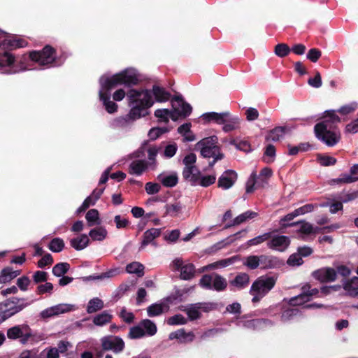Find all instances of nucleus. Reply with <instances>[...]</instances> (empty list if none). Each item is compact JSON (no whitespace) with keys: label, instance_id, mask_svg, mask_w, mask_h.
Masks as SVG:
<instances>
[{"label":"nucleus","instance_id":"nucleus-1","mask_svg":"<svg viewBox=\"0 0 358 358\" xmlns=\"http://www.w3.org/2000/svg\"><path fill=\"white\" fill-rule=\"evenodd\" d=\"M137 81L136 74L131 70L124 71L111 77L102 76L100 78L99 97L108 113H113L117 108V105L110 100L109 90L119 85H135Z\"/></svg>","mask_w":358,"mask_h":358},{"label":"nucleus","instance_id":"nucleus-2","mask_svg":"<svg viewBox=\"0 0 358 358\" xmlns=\"http://www.w3.org/2000/svg\"><path fill=\"white\" fill-rule=\"evenodd\" d=\"M340 117L334 110L326 112L324 120L315 126L317 138L328 146L335 145L341 138L339 131L334 127V123L339 122Z\"/></svg>","mask_w":358,"mask_h":358},{"label":"nucleus","instance_id":"nucleus-3","mask_svg":"<svg viewBox=\"0 0 358 358\" xmlns=\"http://www.w3.org/2000/svg\"><path fill=\"white\" fill-rule=\"evenodd\" d=\"M127 99L131 107L128 117L133 120L145 116L147 110L154 103L150 93L144 90H130L127 93Z\"/></svg>","mask_w":358,"mask_h":358},{"label":"nucleus","instance_id":"nucleus-4","mask_svg":"<svg viewBox=\"0 0 358 358\" xmlns=\"http://www.w3.org/2000/svg\"><path fill=\"white\" fill-rule=\"evenodd\" d=\"M217 143V137L212 136L201 139L196 144V149L200 151L202 157L213 158V160L209 163L210 167L213 166L217 161L221 160L224 157Z\"/></svg>","mask_w":358,"mask_h":358},{"label":"nucleus","instance_id":"nucleus-5","mask_svg":"<svg viewBox=\"0 0 358 358\" xmlns=\"http://www.w3.org/2000/svg\"><path fill=\"white\" fill-rule=\"evenodd\" d=\"M277 277L262 275L258 278L252 285L250 294L253 296L252 301L257 302L266 296L275 286Z\"/></svg>","mask_w":358,"mask_h":358},{"label":"nucleus","instance_id":"nucleus-6","mask_svg":"<svg viewBox=\"0 0 358 358\" xmlns=\"http://www.w3.org/2000/svg\"><path fill=\"white\" fill-rule=\"evenodd\" d=\"M157 331L156 324L148 319L141 321L138 325L130 329L129 336L132 339L141 338L144 336H152Z\"/></svg>","mask_w":358,"mask_h":358},{"label":"nucleus","instance_id":"nucleus-7","mask_svg":"<svg viewBox=\"0 0 358 358\" xmlns=\"http://www.w3.org/2000/svg\"><path fill=\"white\" fill-rule=\"evenodd\" d=\"M199 285L204 289H215L216 291L224 290L227 285V280L221 275L213 273L204 275L199 280Z\"/></svg>","mask_w":358,"mask_h":358},{"label":"nucleus","instance_id":"nucleus-8","mask_svg":"<svg viewBox=\"0 0 358 358\" xmlns=\"http://www.w3.org/2000/svg\"><path fill=\"white\" fill-rule=\"evenodd\" d=\"M273 174L272 170L268 167L264 168L257 176L256 172L253 171L247 182L246 192L252 193L255 189V185L263 187L267 183V180Z\"/></svg>","mask_w":358,"mask_h":358},{"label":"nucleus","instance_id":"nucleus-9","mask_svg":"<svg viewBox=\"0 0 358 358\" xmlns=\"http://www.w3.org/2000/svg\"><path fill=\"white\" fill-rule=\"evenodd\" d=\"M7 336L12 340L21 338V342L24 344L31 336V331L27 324L17 325L8 329Z\"/></svg>","mask_w":358,"mask_h":358},{"label":"nucleus","instance_id":"nucleus-10","mask_svg":"<svg viewBox=\"0 0 358 358\" xmlns=\"http://www.w3.org/2000/svg\"><path fill=\"white\" fill-rule=\"evenodd\" d=\"M29 57L31 60L42 66L51 64L55 59L53 49L48 45L45 46L41 52H31Z\"/></svg>","mask_w":358,"mask_h":358},{"label":"nucleus","instance_id":"nucleus-11","mask_svg":"<svg viewBox=\"0 0 358 358\" xmlns=\"http://www.w3.org/2000/svg\"><path fill=\"white\" fill-rule=\"evenodd\" d=\"M21 301V299L15 298L12 300L8 301L5 303V306L7 307V308L2 310L0 313V324L5 321L8 317L20 312L25 307V305L20 303Z\"/></svg>","mask_w":358,"mask_h":358},{"label":"nucleus","instance_id":"nucleus-12","mask_svg":"<svg viewBox=\"0 0 358 358\" xmlns=\"http://www.w3.org/2000/svg\"><path fill=\"white\" fill-rule=\"evenodd\" d=\"M101 341L104 350H112L115 353H120L124 348L123 340L119 337L105 336Z\"/></svg>","mask_w":358,"mask_h":358},{"label":"nucleus","instance_id":"nucleus-13","mask_svg":"<svg viewBox=\"0 0 358 358\" xmlns=\"http://www.w3.org/2000/svg\"><path fill=\"white\" fill-rule=\"evenodd\" d=\"M318 293L317 289H311L308 285L302 287V293L299 296L292 298L289 300V303L292 306H301L309 301L313 296Z\"/></svg>","mask_w":358,"mask_h":358},{"label":"nucleus","instance_id":"nucleus-14","mask_svg":"<svg viewBox=\"0 0 358 358\" xmlns=\"http://www.w3.org/2000/svg\"><path fill=\"white\" fill-rule=\"evenodd\" d=\"M3 40L0 42V45L5 48L15 49L27 46V42L22 38L12 36L5 32H3Z\"/></svg>","mask_w":358,"mask_h":358},{"label":"nucleus","instance_id":"nucleus-15","mask_svg":"<svg viewBox=\"0 0 358 358\" xmlns=\"http://www.w3.org/2000/svg\"><path fill=\"white\" fill-rule=\"evenodd\" d=\"M237 179V174L232 170L224 171L218 179V187L223 189L231 188Z\"/></svg>","mask_w":358,"mask_h":358},{"label":"nucleus","instance_id":"nucleus-16","mask_svg":"<svg viewBox=\"0 0 358 358\" xmlns=\"http://www.w3.org/2000/svg\"><path fill=\"white\" fill-rule=\"evenodd\" d=\"M313 276L323 282H332L336 278V271L333 268L324 267L315 271L313 273Z\"/></svg>","mask_w":358,"mask_h":358},{"label":"nucleus","instance_id":"nucleus-17","mask_svg":"<svg viewBox=\"0 0 358 358\" xmlns=\"http://www.w3.org/2000/svg\"><path fill=\"white\" fill-rule=\"evenodd\" d=\"M214 308L213 304L212 303H198L194 305H192L190 307L187 308V314L190 320H196L200 317L201 313L200 310L208 312L212 310Z\"/></svg>","mask_w":358,"mask_h":358},{"label":"nucleus","instance_id":"nucleus-18","mask_svg":"<svg viewBox=\"0 0 358 358\" xmlns=\"http://www.w3.org/2000/svg\"><path fill=\"white\" fill-rule=\"evenodd\" d=\"M290 243L289 238L286 236H275L268 243L269 248L280 252L285 251Z\"/></svg>","mask_w":358,"mask_h":358},{"label":"nucleus","instance_id":"nucleus-19","mask_svg":"<svg viewBox=\"0 0 358 358\" xmlns=\"http://www.w3.org/2000/svg\"><path fill=\"white\" fill-rule=\"evenodd\" d=\"M171 103L175 112L179 115L187 116L192 112L191 106L189 103H185L180 96L174 97L172 99Z\"/></svg>","mask_w":358,"mask_h":358},{"label":"nucleus","instance_id":"nucleus-20","mask_svg":"<svg viewBox=\"0 0 358 358\" xmlns=\"http://www.w3.org/2000/svg\"><path fill=\"white\" fill-rule=\"evenodd\" d=\"M229 116V112H223V113H215V112H209L203 113L201 115V119L205 122H213L215 123L222 124L225 122L226 118Z\"/></svg>","mask_w":358,"mask_h":358},{"label":"nucleus","instance_id":"nucleus-21","mask_svg":"<svg viewBox=\"0 0 358 358\" xmlns=\"http://www.w3.org/2000/svg\"><path fill=\"white\" fill-rule=\"evenodd\" d=\"M148 170H150V169L147 162L139 159L133 161L129 168V173L136 176H141Z\"/></svg>","mask_w":358,"mask_h":358},{"label":"nucleus","instance_id":"nucleus-22","mask_svg":"<svg viewBox=\"0 0 358 358\" xmlns=\"http://www.w3.org/2000/svg\"><path fill=\"white\" fill-rule=\"evenodd\" d=\"M200 173L196 166L184 167L182 171L183 178L194 185L198 182Z\"/></svg>","mask_w":358,"mask_h":358},{"label":"nucleus","instance_id":"nucleus-23","mask_svg":"<svg viewBox=\"0 0 358 358\" xmlns=\"http://www.w3.org/2000/svg\"><path fill=\"white\" fill-rule=\"evenodd\" d=\"M241 120L238 116L232 115L229 113V116L223 123L222 129L225 132H230L238 129L240 127Z\"/></svg>","mask_w":358,"mask_h":358},{"label":"nucleus","instance_id":"nucleus-24","mask_svg":"<svg viewBox=\"0 0 358 358\" xmlns=\"http://www.w3.org/2000/svg\"><path fill=\"white\" fill-rule=\"evenodd\" d=\"M20 274V271L13 270L10 267H6L0 272V284H5L10 282Z\"/></svg>","mask_w":358,"mask_h":358},{"label":"nucleus","instance_id":"nucleus-25","mask_svg":"<svg viewBox=\"0 0 358 358\" xmlns=\"http://www.w3.org/2000/svg\"><path fill=\"white\" fill-rule=\"evenodd\" d=\"M291 225L297 227L296 232L301 234L303 237L315 232V229L313 227V224L304 220L292 223Z\"/></svg>","mask_w":358,"mask_h":358},{"label":"nucleus","instance_id":"nucleus-26","mask_svg":"<svg viewBox=\"0 0 358 358\" xmlns=\"http://www.w3.org/2000/svg\"><path fill=\"white\" fill-rule=\"evenodd\" d=\"M194 335L192 332H185L183 329H179L169 334V339H178L181 342H189L193 341Z\"/></svg>","mask_w":358,"mask_h":358},{"label":"nucleus","instance_id":"nucleus-27","mask_svg":"<svg viewBox=\"0 0 358 358\" xmlns=\"http://www.w3.org/2000/svg\"><path fill=\"white\" fill-rule=\"evenodd\" d=\"M90 243V239L86 234H81L77 238L71 240V245L76 250H81L85 248Z\"/></svg>","mask_w":358,"mask_h":358},{"label":"nucleus","instance_id":"nucleus-28","mask_svg":"<svg viewBox=\"0 0 358 358\" xmlns=\"http://www.w3.org/2000/svg\"><path fill=\"white\" fill-rule=\"evenodd\" d=\"M158 179L164 186L170 187L175 186L178 180V176L176 173L159 174Z\"/></svg>","mask_w":358,"mask_h":358},{"label":"nucleus","instance_id":"nucleus-29","mask_svg":"<svg viewBox=\"0 0 358 358\" xmlns=\"http://www.w3.org/2000/svg\"><path fill=\"white\" fill-rule=\"evenodd\" d=\"M338 180L343 183H350L358 180V164H355L351 168L350 174L341 175Z\"/></svg>","mask_w":358,"mask_h":358},{"label":"nucleus","instance_id":"nucleus-30","mask_svg":"<svg viewBox=\"0 0 358 358\" xmlns=\"http://www.w3.org/2000/svg\"><path fill=\"white\" fill-rule=\"evenodd\" d=\"M257 213L253 211H246L238 216H237L236 218H234L232 221V223L227 225V227H230L231 226L235 225H239L249 220L253 219L255 217H257Z\"/></svg>","mask_w":358,"mask_h":358},{"label":"nucleus","instance_id":"nucleus-31","mask_svg":"<svg viewBox=\"0 0 358 358\" xmlns=\"http://www.w3.org/2000/svg\"><path fill=\"white\" fill-rule=\"evenodd\" d=\"M236 259V257H231V258H228V259H221L220 261L215 262L214 263H212V264H210L204 267V270L210 271V270L218 269V268L227 267V266L232 264L235 262Z\"/></svg>","mask_w":358,"mask_h":358},{"label":"nucleus","instance_id":"nucleus-32","mask_svg":"<svg viewBox=\"0 0 358 358\" xmlns=\"http://www.w3.org/2000/svg\"><path fill=\"white\" fill-rule=\"evenodd\" d=\"M280 264L279 259L275 257L261 255L260 256V265L264 268H271L278 266Z\"/></svg>","mask_w":358,"mask_h":358},{"label":"nucleus","instance_id":"nucleus-33","mask_svg":"<svg viewBox=\"0 0 358 358\" xmlns=\"http://www.w3.org/2000/svg\"><path fill=\"white\" fill-rule=\"evenodd\" d=\"M248 283L249 276L245 273L237 275L234 280L230 282V285L237 289H241L247 286Z\"/></svg>","mask_w":358,"mask_h":358},{"label":"nucleus","instance_id":"nucleus-34","mask_svg":"<svg viewBox=\"0 0 358 358\" xmlns=\"http://www.w3.org/2000/svg\"><path fill=\"white\" fill-rule=\"evenodd\" d=\"M152 93L158 102H165L170 98V94L167 91L157 85L153 87Z\"/></svg>","mask_w":358,"mask_h":358},{"label":"nucleus","instance_id":"nucleus-35","mask_svg":"<svg viewBox=\"0 0 358 358\" xmlns=\"http://www.w3.org/2000/svg\"><path fill=\"white\" fill-rule=\"evenodd\" d=\"M161 234L159 229H151L147 230L143 235V240L142 241V247H145L150 243L155 238L158 237Z\"/></svg>","mask_w":358,"mask_h":358},{"label":"nucleus","instance_id":"nucleus-36","mask_svg":"<svg viewBox=\"0 0 358 358\" xmlns=\"http://www.w3.org/2000/svg\"><path fill=\"white\" fill-rule=\"evenodd\" d=\"M107 234V230L103 227L92 229L89 233L90 238L93 241H101L104 240L106 238Z\"/></svg>","mask_w":358,"mask_h":358},{"label":"nucleus","instance_id":"nucleus-37","mask_svg":"<svg viewBox=\"0 0 358 358\" xmlns=\"http://www.w3.org/2000/svg\"><path fill=\"white\" fill-rule=\"evenodd\" d=\"M159 148L156 146H150L148 148V158L146 161L150 166V170H155L157 167L156 157L158 154Z\"/></svg>","mask_w":358,"mask_h":358},{"label":"nucleus","instance_id":"nucleus-38","mask_svg":"<svg viewBox=\"0 0 358 358\" xmlns=\"http://www.w3.org/2000/svg\"><path fill=\"white\" fill-rule=\"evenodd\" d=\"M344 289L349 294L358 296V277H353L344 284Z\"/></svg>","mask_w":358,"mask_h":358},{"label":"nucleus","instance_id":"nucleus-39","mask_svg":"<svg viewBox=\"0 0 358 358\" xmlns=\"http://www.w3.org/2000/svg\"><path fill=\"white\" fill-rule=\"evenodd\" d=\"M126 271L129 273L143 276L144 274V266L139 262H134L126 266Z\"/></svg>","mask_w":358,"mask_h":358},{"label":"nucleus","instance_id":"nucleus-40","mask_svg":"<svg viewBox=\"0 0 358 358\" xmlns=\"http://www.w3.org/2000/svg\"><path fill=\"white\" fill-rule=\"evenodd\" d=\"M190 124H184L178 127V133L180 134L186 141H193L195 140V136L190 130Z\"/></svg>","mask_w":358,"mask_h":358},{"label":"nucleus","instance_id":"nucleus-41","mask_svg":"<svg viewBox=\"0 0 358 358\" xmlns=\"http://www.w3.org/2000/svg\"><path fill=\"white\" fill-rule=\"evenodd\" d=\"M111 319L112 315L109 313L104 311L96 315L93 318V322L96 326H103L109 323L111 321Z\"/></svg>","mask_w":358,"mask_h":358},{"label":"nucleus","instance_id":"nucleus-42","mask_svg":"<svg viewBox=\"0 0 358 358\" xmlns=\"http://www.w3.org/2000/svg\"><path fill=\"white\" fill-rule=\"evenodd\" d=\"M167 306L164 303H154L147 308L148 315L150 317H155L161 315Z\"/></svg>","mask_w":358,"mask_h":358},{"label":"nucleus","instance_id":"nucleus-43","mask_svg":"<svg viewBox=\"0 0 358 358\" xmlns=\"http://www.w3.org/2000/svg\"><path fill=\"white\" fill-rule=\"evenodd\" d=\"M195 268L192 264L188 263L181 267L180 278L183 280H189L194 275Z\"/></svg>","mask_w":358,"mask_h":358},{"label":"nucleus","instance_id":"nucleus-44","mask_svg":"<svg viewBox=\"0 0 358 358\" xmlns=\"http://www.w3.org/2000/svg\"><path fill=\"white\" fill-rule=\"evenodd\" d=\"M103 308V302L99 298L91 299L87 306V312L88 313H95Z\"/></svg>","mask_w":358,"mask_h":358},{"label":"nucleus","instance_id":"nucleus-45","mask_svg":"<svg viewBox=\"0 0 358 358\" xmlns=\"http://www.w3.org/2000/svg\"><path fill=\"white\" fill-rule=\"evenodd\" d=\"M216 180V175L215 174H210V175H206V176H201L199 175V179L198 180V182L195 183V185H199L202 187H208L213 183H215Z\"/></svg>","mask_w":358,"mask_h":358},{"label":"nucleus","instance_id":"nucleus-46","mask_svg":"<svg viewBox=\"0 0 358 358\" xmlns=\"http://www.w3.org/2000/svg\"><path fill=\"white\" fill-rule=\"evenodd\" d=\"M284 134L283 127H276L267 135L266 140L268 141H278L283 137Z\"/></svg>","mask_w":358,"mask_h":358},{"label":"nucleus","instance_id":"nucleus-47","mask_svg":"<svg viewBox=\"0 0 358 358\" xmlns=\"http://www.w3.org/2000/svg\"><path fill=\"white\" fill-rule=\"evenodd\" d=\"M87 221L88 222L89 226H93L94 224H99V212L96 209L90 210L85 216Z\"/></svg>","mask_w":358,"mask_h":358},{"label":"nucleus","instance_id":"nucleus-48","mask_svg":"<svg viewBox=\"0 0 358 358\" xmlns=\"http://www.w3.org/2000/svg\"><path fill=\"white\" fill-rule=\"evenodd\" d=\"M69 268L70 266L68 263H59L52 268V273L55 276L60 277L64 275L69 271Z\"/></svg>","mask_w":358,"mask_h":358},{"label":"nucleus","instance_id":"nucleus-49","mask_svg":"<svg viewBox=\"0 0 358 358\" xmlns=\"http://www.w3.org/2000/svg\"><path fill=\"white\" fill-rule=\"evenodd\" d=\"M54 307L57 316L76 310L74 305L69 303H60L54 306Z\"/></svg>","mask_w":358,"mask_h":358},{"label":"nucleus","instance_id":"nucleus-50","mask_svg":"<svg viewBox=\"0 0 358 358\" xmlns=\"http://www.w3.org/2000/svg\"><path fill=\"white\" fill-rule=\"evenodd\" d=\"M271 237V235L269 233H266L262 235L258 236L252 239L249 240L246 243L247 247H251L254 245H257L263 242L267 241Z\"/></svg>","mask_w":358,"mask_h":358},{"label":"nucleus","instance_id":"nucleus-51","mask_svg":"<svg viewBox=\"0 0 358 358\" xmlns=\"http://www.w3.org/2000/svg\"><path fill=\"white\" fill-rule=\"evenodd\" d=\"M64 247V241L59 238H55L52 239L49 244V249L54 252H59L62 251Z\"/></svg>","mask_w":358,"mask_h":358},{"label":"nucleus","instance_id":"nucleus-52","mask_svg":"<svg viewBox=\"0 0 358 358\" xmlns=\"http://www.w3.org/2000/svg\"><path fill=\"white\" fill-rule=\"evenodd\" d=\"M244 265L251 269H255L260 265V256L251 255L245 259Z\"/></svg>","mask_w":358,"mask_h":358},{"label":"nucleus","instance_id":"nucleus-53","mask_svg":"<svg viewBox=\"0 0 358 358\" xmlns=\"http://www.w3.org/2000/svg\"><path fill=\"white\" fill-rule=\"evenodd\" d=\"M15 61L14 57L9 53H4L0 56V69L10 67Z\"/></svg>","mask_w":358,"mask_h":358},{"label":"nucleus","instance_id":"nucleus-54","mask_svg":"<svg viewBox=\"0 0 358 358\" xmlns=\"http://www.w3.org/2000/svg\"><path fill=\"white\" fill-rule=\"evenodd\" d=\"M166 208L167 214L176 217L181 212L182 206L180 203H174L168 204Z\"/></svg>","mask_w":358,"mask_h":358},{"label":"nucleus","instance_id":"nucleus-55","mask_svg":"<svg viewBox=\"0 0 358 358\" xmlns=\"http://www.w3.org/2000/svg\"><path fill=\"white\" fill-rule=\"evenodd\" d=\"M114 222L116 228L118 229H126L130 224L129 220L127 217L120 215H117L115 216Z\"/></svg>","mask_w":358,"mask_h":358},{"label":"nucleus","instance_id":"nucleus-56","mask_svg":"<svg viewBox=\"0 0 358 358\" xmlns=\"http://www.w3.org/2000/svg\"><path fill=\"white\" fill-rule=\"evenodd\" d=\"M290 52L289 46L285 43L278 44L275 48V53L280 57L287 56Z\"/></svg>","mask_w":358,"mask_h":358},{"label":"nucleus","instance_id":"nucleus-57","mask_svg":"<svg viewBox=\"0 0 358 358\" xmlns=\"http://www.w3.org/2000/svg\"><path fill=\"white\" fill-rule=\"evenodd\" d=\"M275 156V149L273 145H268L264 152V161L267 163L272 162Z\"/></svg>","mask_w":358,"mask_h":358},{"label":"nucleus","instance_id":"nucleus-58","mask_svg":"<svg viewBox=\"0 0 358 358\" xmlns=\"http://www.w3.org/2000/svg\"><path fill=\"white\" fill-rule=\"evenodd\" d=\"M186 322L187 320L180 314L172 316L167 320V323L169 325H180L184 324Z\"/></svg>","mask_w":358,"mask_h":358},{"label":"nucleus","instance_id":"nucleus-59","mask_svg":"<svg viewBox=\"0 0 358 358\" xmlns=\"http://www.w3.org/2000/svg\"><path fill=\"white\" fill-rule=\"evenodd\" d=\"M317 159L322 166H330L336 163V159L328 155H317Z\"/></svg>","mask_w":358,"mask_h":358},{"label":"nucleus","instance_id":"nucleus-60","mask_svg":"<svg viewBox=\"0 0 358 358\" xmlns=\"http://www.w3.org/2000/svg\"><path fill=\"white\" fill-rule=\"evenodd\" d=\"M357 108V103L352 102L341 107L338 110V112L343 115H348L355 112Z\"/></svg>","mask_w":358,"mask_h":358},{"label":"nucleus","instance_id":"nucleus-61","mask_svg":"<svg viewBox=\"0 0 358 358\" xmlns=\"http://www.w3.org/2000/svg\"><path fill=\"white\" fill-rule=\"evenodd\" d=\"M155 115L165 122L168 121L169 117L173 118V115L168 109H157L155 112Z\"/></svg>","mask_w":358,"mask_h":358},{"label":"nucleus","instance_id":"nucleus-62","mask_svg":"<svg viewBox=\"0 0 358 358\" xmlns=\"http://www.w3.org/2000/svg\"><path fill=\"white\" fill-rule=\"evenodd\" d=\"M287 263L292 266H300L303 264V260L299 253H295L289 256Z\"/></svg>","mask_w":358,"mask_h":358},{"label":"nucleus","instance_id":"nucleus-63","mask_svg":"<svg viewBox=\"0 0 358 358\" xmlns=\"http://www.w3.org/2000/svg\"><path fill=\"white\" fill-rule=\"evenodd\" d=\"M180 231L178 229H174L171 231H167L164 234V239L170 243H175L180 236Z\"/></svg>","mask_w":358,"mask_h":358},{"label":"nucleus","instance_id":"nucleus-64","mask_svg":"<svg viewBox=\"0 0 358 358\" xmlns=\"http://www.w3.org/2000/svg\"><path fill=\"white\" fill-rule=\"evenodd\" d=\"M178 150V146L176 143H171L167 145L164 151V156L166 158H171L175 155Z\"/></svg>","mask_w":358,"mask_h":358}]
</instances>
